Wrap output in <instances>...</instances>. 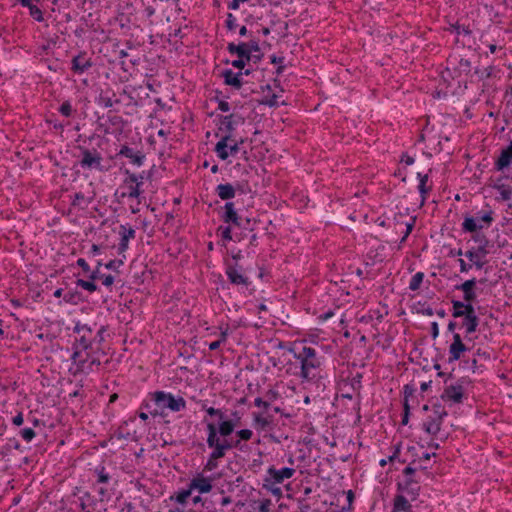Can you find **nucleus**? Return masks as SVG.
Returning <instances> with one entry per match:
<instances>
[{"label": "nucleus", "instance_id": "nucleus-14", "mask_svg": "<svg viewBox=\"0 0 512 512\" xmlns=\"http://www.w3.org/2000/svg\"><path fill=\"white\" fill-rule=\"evenodd\" d=\"M117 156L126 157L130 160V163L136 165L138 167L142 166L145 161V154L141 150L135 151L133 148L128 145H122Z\"/></svg>", "mask_w": 512, "mask_h": 512}, {"label": "nucleus", "instance_id": "nucleus-57", "mask_svg": "<svg viewBox=\"0 0 512 512\" xmlns=\"http://www.w3.org/2000/svg\"><path fill=\"white\" fill-rule=\"evenodd\" d=\"M452 305H453V312H452V316L454 318H459L461 317L460 314H456V312H462L463 310V306H464V302L462 301H459V300H452Z\"/></svg>", "mask_w": 512, "mask_h": 512}, {"label": "nucleus", "instance_id": "nucleus-54", "mask_svg": "<svg viewBox=\"0 0 512 512\" xmlns=\"http://www.w3.org/2000/svg\"><path fill=\"white\" fill-rule=\"evenodd\" d=\"M245 47L248 49L249 53L260 51V45L258 39H251L249 42H245Z\"/></svg>", "mask_w": 512, "mask_h": 512}, {"label": "nucleus", "instance_id": "nucleus-8", "mask_svg": "<svg viewBox=\"0 0 512 512\" xmlns=\"http://www.w3.org/2000/svg\"><path fill=\"white\" fill-rule=\"evenodd\" d=\"M225 274L232 285L248 287L251 284L249 277L238 263H226Z\"/></svg>", "mask_w": 512, "mask_h": 512}, {"label": "nucleus", "instance_id": "nucleus-25", "mask_svg": "<svg viewBox=\"0 0 512 512\" xmlns=\"http://www.w3.org/2000/svg\"><path fill=\"white\" fill-rule=\"evenodd\" d=\"M215 191L221 200L226 201L233 199L236 195V188L230 183L217 185Z\"/></svg>", "mask_w": 512, "mask_h": 512}, {"label": "nucleus", "instance_id": "nucleus-15", "mask_svg": "<svg viewBox=\"0 0 512 512\" xmlns=\"http://www.w3.org/2000/svg\"><path fill=\"white\" fill-rule=\"evenodd\" d=\"M93 65L91 58L86 57V52H80L71 60V70L75 74H83Z\"/></svg>", "mask_w": 512, "mask_h": 512}, {"label": "nucleus", "instance_id": "nucleus-45", "mask_svg": "<svg viewBox=\"0 0 512 512\" xmlns=\"http://www.w3.org/2000/svg\"><path fill=\"white\" fill-rule=\"evenodd\" d=\"M463 307L464 308H463L462 312H456V314H460L461 317H463V318L477 316L472 303L464 302Z\"/></svg>", "mask_w": 512, "mask_h": 512}, {"label": "nucleus", "instance_id": "nucleus-16", "mask_svg": "<svg viewBox=\"0 0 512 512\" xmlns=\"http://www.w3.org/2000/svg\"><path fill=\"white\" fill-rule=\"evenodd\" d=\"M267 473L270 476V478H267L265 481L272 480L273 483L280 484L285 479H290L291 477H293L295 469L290 467H284L278 470L274 466H271L268 468Z\"/></svg>", "mask_w": 512, "mask_h": 512}, {"label": "nucleus", "instance_id": "nucleus-22", "mask_svg": "<svg viewBox=\"0 0 512 512\" xmlns=\"http://www.w3.org/2000/svg\"><path fill=\"white\" fill-rule=\"evenodd\" d=\"M512 161V141L509 145L501 151L500 156L495 162V168L498 171L504 170V168L508 167Z\"/></svg>", "mask_w": 512, "mask_h": 512}, {"label": "nucleus", "instance_id": "nucleus-38", "mask_svg": "<svg viewBox=\"0 0 512 512\" xmlns=\"http://www.w3.org/2000/svg\"><path fill=\"white\" fill-rule=\"evenodd\" d=\"M424 277L425 275L423 272H417L416 274H414L410 280L409 289L411 291H417L420 288Z\"/></svg>", "mask_w": 512, "mask_h": 512}, {"label": "nucleus", "instance_id": "nucleus-34", "mask_svg": "<svg viewBox=\"0 0 512 512\" xmlns=\"http://www.w3.org/2000/svg\"><path fill=\"white\" fill-rule=\"evenodd\" d=\"M37 431L32 427L22 428L18 431L19 436L27 443L31 442L37 435Z\"/></svg>", "mask_w": 512, "mask_h": 512}, {"label": "nucleus", "instance_id": "nucleus-6", "mask_svg": "<svg viewBox=\"0 0 512 512\" xmlns=\"http://www.w3.org/2000/svg\"><path fill=\"white\" fill-rule=\"evenodd\" d=\"M448 415L441 404L433 406V413L429 415L422 423V429L429 435L436 436L440 430L444 418Z\"/></svg>", "mask_w": 512, "mask_h": 512}, {"label": "nucleus", "instance_id": "nucleus-41", "mask_svg": "<svg viewBox=\"0 0 512 512\" xmlns=\"http://www.w3.org/2000/svg\"><path fill=\"white\" fill-rule=\"evenodd\" d=\"M94 472L96 473V475L98 477V479H97L98 483H108L109 482L111 477H110L109 473L106 472L105 466H103V465L97 466L95 468Z\"/></svg>", "mask_w": 512, "mask_h": 512}, {"label": "nucleus", "instance_id": "nucleus-51", "mask_svg": "<svg viewBox=\"0 0 512 512\" xmlns=\"http://www.w3.org/2000/svg\"><path fill=\"white\" fill-rule=\"evenodd\" d=\"M416 389L413 384H406L403 387L404 403H409V398L412 397Z\"/></svg>", "mask_w": 512, "mask_h": 512}, {"label": "nucleus", "instance_id": "nucleus-37", "mask_svg": "<svg viewBox=\"0 0 512 512\" xmlns=\"http://www.w3.org/2000/svg\"><path fill=\"white\" fill-rule=\"evenodd\" d=\"M58 112L64 117H72L76 113V110L73 108L71 102L66 100L60 105Z\"/></svg>", "mask_w": 512, "mask_h": 512}, {"label": "nucleus", "instance_id": "nucleus-48", "mask_svg": "<svg viewBox=\"0 0 512 512\" xmlns=\"http://www.w3.org/2000/svg\"><path fill=\"white\" fill-rule=\"evenodd\" d=\"M218 232L221 233V237L225 241H231L232 240V228L231 226H219Z\"/></svg>", "mask_w": 512, "mask_h": 512}, {"label": "nucleus", "instance_id": "nucleus-28", "mask_svg": "<svg viewBox=\"0 0 512 512\" xmlns=\"http://www.w3.org/2000/svg\"><path fill=\"white\" fill-rule=\"evenodd\" d=\"M238 213L235 209L234 202H226L224 205V212L221 215V220L224 223L230 224L231 220H236Z\"/></svg>", "mask_w": 512, "mask_h": 512}, {"label": "nucleus", "instance_id": "nucleus-20", "mask_svg": "<svg viewBox=\"0 0 512 512\" xmlns=\"http://www.w3.org/2000/svg\"><path fill=\"white\" fill-rule=\"evenodd\" d=\"M242 75V72L235 73L231 69H226L222 72L224 83L237 90L241 89L243 86Z\"/></svg>", "mask_w": 512, "mask_h": 512}, {"label": "nucleus", "instance_id": "nucleus-63", "mask_svg": "<svg viewBox=\"0 0 512 512\" xmlns=\"http://www.w3.org/2000/svg\"><path fill=\"white\" fill-rule=\"evenodd\" d=\"M218 467L217 459H213L211 456L208 457L207 462L204 466V470L213 471Z\"/></svg>", "mask_w": 512, "mask_h": 512}, {"label": "nucleus", "instance_id": "nucleus-26", "mask_svg": "<svg viewBox=\"0 0 512 512\" xmlns=\"http://www.w3.org/2000/svg\"><path fill=\"white\" fill-rule=\"evenodd\" d=\"M403 216L404 215L402 213H398L394 217L396 224H401V225L404 224L405 225V231H404L403 237L401 238V241H400L401 243H404L406 241L407 237L412 232V230L415 226V223H416V216H410L409 221L402 222L401 218H403Z\"/></svg>", "mask_w": 512, "mask_h": 512}, {"label": "nucleus", "instance_id": "nucleus-9", "mask_svg": "<svg viewBox=\"0 0 512 512\" xmlns=\"http://www.w3.org/2000/svg\"><path fill=\"white\" fill-rule=\"evenodd\" d=\"M447 63L452 66L453 77H460L462 75L468 76L471 74L472 64L470 60L457 56L451 55L447 59Z\"/></svg>", "mask_w": 512, "mask_h": 512}, {"label": "nucleus", "instance_id": "nucleus-52", "mask_svg": "<svg viewBox=\"0 0 512 512\" xmlns=\"http://www.w3.org/2000/svg\"><path fill=\"white\" fill-rule=\"evenodd\" d=\"M126 178L124 179L125 184L135 185L139 180L137 174L130 172L128 169L124 171Z\"/></svg>", "mask_w": 512, "mask_h": 512}, {"label": "nucleus", "instance_id": "nucleus-49", "mask_svg": "<svg viewBox=\"0 0 512 512\" xmlns=\"http://www.w3.org/2000/svg\"><path fill=\"white\" fill-rule=\"evenodd\" d=\"M475 234L472 236V239L477 242L478 246H489V239L483 233L474 232Z\"/></svg>", "mask_w": 512, "mask_h": 512}, {"label": "nucleus", "instance_id": "nucleus-44", "mask_svg": "<svg viewBox=\"0 0 512 512\" xmlns=\"http://www.w3.org/2000/svg\"><path fill=\"white\" fill-rule=\"evenodd\" d=\"M493 70H494L493 66H488V67H485L484 69L476 68L474 70V74L478 76L479 80H484V79H488L492 76Z\"/></svg>", "mask_w": 512, "mask_h": 512}, {"label": "nucleus", "instance_id": "nucleus-10", "mask_svg": "<svg viewBox=\"0 0 512 512\" xmlns=\"http://www.w3.org/2000/svg\"><path fill=\"white\" fill-rule=\"evenodd\" d=\"M236 422L233 419L220 420L219 424L216 425L213 422L207 423V432L211 433L214 429L215 437L226 438L229 437L235 430Z\"/></svg>", "mask_w": 512, "mask_h": 512}, {"label": "nucleus", "instance_id": "nucleus-50", "mask_svg": "<svg viewBox=\"0 0 512 512\" xmlns=\"http://www.w3.org/2000/svg\"><path fill=\"white\" fill-rule=\"evenodd\" d=\"M254 421L263 429L268 427L272 423L270 416L263 417L262 415L259 414L254 416Z\"/></svg>", "mask_w": 512, "mask_h": 512}, {"label": "nucleus", "instance_id": "nucleus-59", "mask_svg": "<svg viewBox=\"0 0 512 512\" xmlns=\"http://www.w3.org/2000/svg\"><path fill=\"white\" fill-rule=\"evenodd\" d=\"M399 453H400V447H399V446H397V447H395V450H394V452H393V454H392V455H390L387 459H381V460H380L379 465H380L381 467L386 466V464H387L388 462H392V461H394L396 458H398Z\"/></svg>", "mask_w": 512, "mask_h": 512}, {"label": "nucleus", "instance_id": "nucleus-32", "mask_svg": "<svg viewBox=\"0 0 512 512\" xmlns=\"http://www.w3.org/2000/svg\"><path fill=\"white\" fill-rule=\"evenodd\" d=\"M494 188L498 191L500 197L499 199L503 201H507L512 197V188L505 184L496 183Z\"/></svg>", "mask_w": 512, "mask_h": 512}, {"label": "nucleus", "instance_id": "nucleus-2", "mask_svg": "<svg viewBox=\"0 0 512 512\" xmlns=\"http://www.w3.org/2000/svg\"><path fill=\"white\" fill-rule=\"evenodd\" d=\"M245 122V118L240 114L232 113L230 115L220 116L219 129L225 131L226 134L215 145L214 151L221 160H226L229 157L227 151L228 142L232 141L233 131L240 124Z\"/></svg>", "mask_w": 512, "mask_h": 512}, {"label": "nucleus", "instance_id": "nucleus-4", "mask_svg": "<svg viewBox=\"0 0 512 512\" xmlns=\"http://www.w3.org/2000/svg\"><path fill=\"white\" fill-rule=\"evenodd\" d=\"M151 400L154 402L156 408L154 410H149V412L154 417L162 414L161 411L164 409L179 412L186 408V401L183 397H175L173 394L164 391H156L152 393Z\"/></svg>", "mask_w": 512, "mask_h": 512}, {"label": "nucleus", "instance_id": "nucleus-17", "mask_svg": "<svg viewBox=\"0 0 512 512\" xmlns=\"http://www.w3.org/2000/svg\"><path fill=\"white\" fill-rule=\"evenodd\" d=\"M476 284H477V279L472 278V279L466 280L465 282H463L460 285L455 286L456 290H460L463 292L464 302L473 303L476 300V298H477V294L475 291Z\"/></svg>", "mask_w": 512, "mask_h": 512}, {"label": "nucleus", "instance_id": "nucleus-58", "mask_svg": "<svg viewBox=\"0 0 512 512\" xmlns=\"http://www.w3.org/2000/svg\"><path fill=\"white\" fill-rule=\"evenodd\" d=\"M191 495V489L182 490L176 495V501L180 504L186 503L187 499Z\"/></svg>", "mask_w": 512, "mask_h": 512}, {"label": "nucleus", "instance_id": "nucleus-53", "mask_svg": "<svg viewBox=\"0 0 512 512\" xmlns=\"http://www.w3.org/2000/svg\"><path fill=\"white\" fill-rule=\"evenodd\" d=\"M236 436L241 441H249L253 436V431L250 429H241V430L236 431Z\"/></svg>", "mask_w": 512, "mask_h": 512}, {"label": "nucleus", "instance_id": "nucleus-11", "mask_svg": "<svg viewBox=\"0 0 512 512\" xmlns=\"http://www.w3.org/2000/svg\"><path fill=\"white\" fill-rule=\"evenodd\" d=\"M441 399L445 402L460 404L464 399V386L462 383L447 385L441 395Z\"/></svg>", "mask_w": 512, "mask_h": 512}, {"label": "nucleus", "instance_id": "nucleus-18", "mask_svg": "<svg viewBox=\"0 0 512 512\" xmlns=\"http://www.w3.org/2000/svg\"><path fill=\"white\" fill-rule=\"evenodd\" d=\"M119 229L121 239L118 244V253L121 254L128 249L129 240L135 238L136 232L132 227H126L125 225H120Z\"/></svg>", "mask_w": 512, "mask_h": 512}, {"label": "nucleus", "instance_id": "nucleus-42", "mask_svg": "<svg viewBox=\"0 0 512 512\" xmlns=\"http://www.w3.org/2000/svg\"><path fill=\"white\" fill-rule=\"evenodd\" d=\"M284 59H285L284 57H279V56H276L275 54L270 56V62L272 64H276V66H277L276 71H275L277 76H280L286 68V66L283 64Z\"/></svg>", "mask_w": 512, "mask_h": 512}, {"label": "nucleus", "instance_id": "nucleus-21", "mask_svg": "<svg viewBox=\"0 0 512 512\" xmlns=\"http://www.w3.org/2000/svg\"><path fill=\"white\" fill-rule=\"evenodd\" d=\"M227 50L230 54L237 55L240 59H244L246 61L252 60V54H250L248 49L245 47V42H241L239 44L231 42L227 45Z\"/></svg>", "mask_w": 512, "mask_h": 512}, {"label": "nucleus", "instance_id": "nucleus-62", "mask_svg": "<svg viewBox=\"0 0 512 512\" xmlns=\"http://www.w3.org/2000/svg\"><path fill=\"white\" fill-rule=\"evenodd\" d=\"M219 446L222 448V450L226 453L227 451L233 449L232 447V444H231V440L228 439V437L226 438H220L219 437Z\"/></svg>", "mask_w": 512, "mask_h": 512}, {"label": "nucleus", "instance_id": "nucleus-29", "mask_svg": "<svg viewBox=\"0 0 512 512\" xmlns=\"http://www.w3.org/2000/svg\"><path fill=\"white\" fill-rule=\"evenodd\" d=\"M417 177L419 179L418 190H419V193L421 195V204L423 205L424 202L427 199V195L430 192L431 187H427V185H426L427 181H428V175L427 174L422 175L421 173H418Z\"/></svg>", "mask_w": 512, "mask_h": 512}, {"label": "nucleus", "instance_id": "nucleus-55", "mask_svg": "<svg viewBox=\"0 0 512 512\" xmlns=\"http://www.w3.org/2000/svg\"><path fill=\"white\" fill-rule=\"evenodd\" d=\"M264 397L266 398L267 402L271 405L274 401H276L280 397V393L275 389H269Z\"/></svg>", "mask_w": 512, "mask_h": 512}, {"label": "nucleus", "instance_id": "nucleus-13", "mask_svg": "<svg viewBox=\"0 0 512 512\" xmlns=\"http://www.w3.org/2000/svg\"><path fill=\"white\" fill-rule=\"evenodd\" d=\"M468 350V347L463 343L460 334H453V342L449 346V363L459 360L462 354Z\"/></svg>", "mask_w": 512, "mask_h": 512}, {"label": "nucleus", "instance_id": "nucleus-47", "mask_svg": "<svg viewBox=\"0 0 512 512\" xmlns=\"http://www.w3.org/2000/svg\"><path fill=\"white\" fill-rule=\"evenodd\" d=\"M106 332L105 326H100V328L94 332V338H95V350L100 349V345L104 341V333Z\"/></svg>", "mask_w": 512, "mask_h": 512}, {"label": "nucleus", "instance_id": "nucleus-39", "mask_svg": "<svg viewBox=\"0 0 512 512\" xmlns=\"http://www.w3.org/2000/svg\"><path fill=\"white\" fill-rule=\"evenodd\" d=\"M278 97V94L273 93L272 95L265 96L261 100H259V104L268 106L270 108H276L279 106Z\"/></svg>", "mask_w": 512, "mask_h": 512}, {"label": "nucleus", "instance_id": "nucleus-33", "mask_svg": "<svg viewBox=\"0 0 512 512\" xmlns=\"http://www.w3.org/2000/svg\"><path fill=\"white\" fill-rule=\"evenodd\" d=\"M63 300L66 303L76 305L82 300V295L79 291H68L63 295Z\"/></svg>", "mask_w": 512, "mask_h": 512}, {"label": "nucleus", "instance_id": "nucleus-60", "mask_svg": "<svg viewBox=\"0 0 512 512\" xmlns=\"http://www.w3.org/2000/svg\"><path fill=\"white\" fill-rule=\"evenodd\" d=\"M361 380H362V374L361 373H357L352 378L351 386H352L353 390L358 391V392L360 391V389L362 388Z\"/></svg>", "mask_w": 512, "mask_h": 512}, {"label": "nucleus", "instance_id": "nucleus-3", "mask_svg": "<svg viewBox=\"0 0 512 512\" xmlns=\"http://www.w3.org/2000/svg\"><path fill=\"white\" fill-rule=\"evenodd\" d=\"M73 333L76 334L74 352L72 354L74 361H77V358L81 357L82 351L90 350L91 352H95L94 327L77 322L73 328Z\"/></svg>", "mask_w": 512, "mask_h": 512}, {"label": "nucleus", "instance_id": "nucleus-56", "mask_svg": "<svg viewBox=\"0 0 512 512\" xmlns=\"http://www.w3.org/2000/svg\"><path fill=\"white\" fill-rule=\"evenodd\" d=\"M225 26L229 31H232L237 27L236 17L232 13L227 14Z\"/></svg>", "mask_w": 512, "mask_h": 512}, {"label": "nucleus", "instance_id": "nucleus-27", "mask_svg": "<svg viewBox=\"0 0 512 512\" xmlns=\"http://www.w3.org/2000/svg\"><path fill=\"white\" fill-rule=\"evenodd\" d=\"M84 352L85 357H83V355L81 354V357L77 358L80 366L84 368L86 365L87 368L92 370L93 366H99L101 364L100 360L93 356L94 352H91L90 350Z\"/></svg>", "mask_w": 512, "mask_h": 512}, {"label": "nucleus", "instance_id": "nucleus-5", "mask_svg": "<svg viewBox=\"0 0 512 512\" xmlns=\"http://www.w3.org/2000/svg\"><path fill=\"white\" fill-rule=\"evenodd\" d=\"M493 211H479L476 217L467 216L462 223V230L464 232H477L483 228H487L493 222Z\"/></svg>", "mask_w": 512, "mask_h": 512}, {"label": "nucleus", "instance_id": "nucleus-36", "mask_svg": "<svg viewBox=\"0 0 512 512\" xmlns=\"http://www.w3.org/2000/svg\"><path fill=\"white\" fill-rule=\"evenodd\" d=\"M449 31L452 33H455L457 35H464V36H470L472 33V30L469 28V26L460 25L458 22L455 24H452L449 28Z\"/></svg>", "mask_w": 512, "mask_h": 512}, {"label": "nucleus", "instance_id": "nucleus-43", "mask_svg": "<svg viewBox=\"0 0 512 512\" xmlns=\"http://www.w3.org/2000/svg\"><path fill=\"white\" fill-rule=\"evenodd\" d=\"M76 285L89 291L90 293H93L98 289L97 285L94 283V280H91V279L90 280L77 279Z\"/></svg>", "mask_w": 512, "mask_h": 512}, {"label": "nucleus", "instance_id": "nucleus-31", "mask_svg": "<svg viewBox=\"0 0 512 512\" xmlns=\"http://www.w3.org/2000/svg\"><path fill=\"white\" fill-rule=\"evenodd\" d=\"M478 325H479L478 316L463 318L462 326L465 328L466 335L474 333L477 330Z\"/></svg>", "mask_w": 512, "mask_h": 512}, {"label": "nucleus", "instance_id": "nucleus-12", "mask_svg": "<svg viewBox=\"0 0 512 512\" xmlns=\"http://www.w3.org/2000/svg\"><path fill=\"white\" fill-rule=\"evenodd\" d=\"M420 489L419 481L414 477H407L402 482L397 483V490L410 497L411 501L418 498Z\"/></svg>", "mask_w": 512, "mask_h": 512}, {"label": "nucleus", "instance_id": "nucleus-23", "mask_svg": "<svg viewBox=\"0 0 512 512\" xmlns=\"http://www.w3.org/2000/svg\"><path fill=\"white\" fill-rule=\"evenodd\" d=\"M190 489H196L202 494L209 493L212 490L211 479L197 476L191 480Z\"/></svg>", "mask_w": 512, "mask_h": 512}, {"label": "nucleus", "instance_id": "nucleus-1", "mask_svg": "<svg viewBox=\"0 0 512 512\" xmlns=\"http://www.w3.org/2000/svg\"><path fill=\"white\" fill-rule=\"evenodd\" d=\"M293 357L300 363V377L304 381H316L322 378L325 356L323 352L313 346L303 345L298 352L290 349Z\"/></svg>", "mask_w": 512, "mask_h": 512}, {"label": "nucleus", "instance_id": "nucleus-46", "mask_svg": "<svg viewBox=\"0 0 512 512\" xmlns=\"http://www.w3.org/2000/svg\"><path fill=\"white\" fill-rule=\"evenodd\" d=\"M27 8L29 9L30 16L34 20H36L38 22H42L44 20L43 13H42L41 9L38 6H36L34 4H31V6H28Z\"/></svg>", "mask_w": 512, "mask_h": 512}, {"label": "nucleus", "instance_id": "nucleus-30", "mask_svg": "<svg viewBox=\"0 0 512 512\" xmlns=\"http://www.w3.org/2000/svg\"><path fill=\"white\" fill-rule=\"evenodd\" d=\"M89 279L91 280H97V279H101L102 280V284L106 287H110L113 285L114 283V277L112 275H103L101 274L100 272V269L99 268H95L91 274L89 275Z\"/></svg>", "mask_w": 512, "mask_h": 512}, {"label": "nucleus", "instance_id": "nucleus-61", "mask_svg": "<svg viewBox=\"0 0 512 512\" xmlns=\"http://www.w3.org/2000/svg\"><path fill=\"white\" fill-rule=\"evenodd\" d=\"M206 412L210 416H216L219 421L225 418V414L221 409H216L214 407H209L206 409Z\"/></svg>", "mask_w": 512, "mask_h": 512}, {"label": "nucleus", "instance_id": "nucleus-24", "mask_svg": "<svg viewBox=\"0 0 512 512\" xmlns=\"http://www.w3.org/2000/svg\"><path fill=\"white\" fill-rule=\"evenodd\" d=\"M392 512H413L412 505L404 494H397L394 497Z\"/></svg>", "mask_w": 512, "mask_h": 512}, {"label": "nucleus", "instance_id": "nucleus-19", "mask_svg": "<svg viewBox=\"0 0 512 512\" xmlns=\"http://www.w3.org/2000/svg\"><path fill=\"white\" fill-rule=\"evenodd\" d=\"M207 445L212 449V452L209 454L213 459H221L225 457L226 453L219 446V437H215L214 429H212L211 433L207 435Z\"/></svg>", "mask_w": 512, "mask_h": 512}, {"label": "nucleus", "instance_id": "nucleus-7", "mask_svg": "<svg viewBox=\"0 0 512 512\" xmlns=\"http://www.w3.org/2000/svg\"><path fill=\"white\" fill-rule=\"evenodd\" d=\"M78 149L80 150L81 155H82V158L79 161V164L83 169H87V170L95 169L98 171H104V169L101 165L103 157L97 149H95V148L88 149V148H85L82 146H79Z\"/></svg>", "mask_w": 512, "mask_h": 512}, {"label": "nucleus", "instance_id": "nucleus-40", "mask_svg": "<svg viewBox=\"0 0 512 512\" xmlns=\"http://www.w3.org/2000/svg\"><path fill=\"white\" fill-rule=\"evenodd\" d=\"M464 255L473 263L477 269H482L486 263L481 258H478L476 254H474V248L466 251Z\"/></svg>", "mask_w": 512, "mask_h": 512}, {"label": "nucleus", "instance_id": "nucleus-35", "mask_svg": "<svg viewBox=\"0 0 512 512\" xmlns=\"http://www.w3.org/2000/svg\"><path fill=\"white\" fill-rule=\"evenodd\" d=\"M97 103L104 108H110L114 103H119V100L113 101L112 96H110L108 92H105L99 95Z\"/></svg>", "mask_w": 512, "mask_h": 512}, {"label": "nucleus", "instance_id": "nucleus-64", "mask_svg": "<svg viewBox=\"0 0 512 512\" xmlns=\"http://www.w3.org/2000/svg\"><path fill=\"white\" fill-rule=\"evenodd\" d=\"M272 501L269 498L263 499L259 505V512H270Z\"/></svg>", "mask_w": 512, "mask_h": 512}]
</instances>
